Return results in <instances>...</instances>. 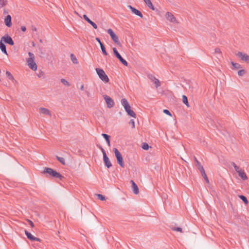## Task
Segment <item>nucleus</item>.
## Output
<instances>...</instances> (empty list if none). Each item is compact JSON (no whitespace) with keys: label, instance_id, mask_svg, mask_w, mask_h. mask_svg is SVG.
Returning a JSON list of instances; mask_svg holds the SVG:
<instances>
[{"label":"nucleus","instance_id":"37","mask_svg":"<svg viewBox=\"0 0 249 249\" xmlns=\"http://www.w3.org/2000/svg\"><path fill=\"white\" fill-rule=\"evenodd\" d=\"M61 83L65 86H70V83L65 79H61Z\"/></svg>","mask_w":249,"mask_h":249},{"label":"nucleus","instance_id":"54","mask_svg":"<svg viewBox=\"0 0 249 249\" xmlns=\"http://www.w3.org/2000/svg\"><path fill=\"white\" fill-rule=\"evenodd\" d=\"M4 14H5V13H7V11H6V10H4Z\"/></svg>","mask_w":249,"mask_h":249},{"label":"nucleus","instance_id":"7","mask_svg":"<svg viewBox=\"0 0 249 249\" xmlns=\"http://www.w3.org/2000/svg\"><path fill=\"white\" fill-rule=\"evenodd\" d=\"M103 97L106 102L107 107L108 108H111L114 107L115 103L111 97L107 95H103Z\"/></svg>","mask_w":249,"mask_h":249},{"label":"nucleus","instance_id":"42","mask_svg":"<svg viewBox=\"0 0 249 249\" xmlns=\"http://www.w3.org/2000/svg\"><path fill=\"white\" fill-rule=\"evenodd\" d=\"M163 112L165 114H167V115H168L169 116H172V114H171V112L168 110H167V109H164Z\"/></svg>","mask_w":249,"mask_h":249},{"label":"nucleus","instance_id":"24","mask_svg":"<svg viewBox=\"0 0 249 249\" xmlns=\"http://www.w3.org/2000/svg\"><path fill=\"white\" fill-rule=\"evenodd\" d=\"M102 136L105 139L108 145L109 146L110 145V136L108 135L105 133H102Z\"/></svg>","mask_w":249,"mask_h":249},{"label":"nucleus","instance_id":"50","mask_svg":"<svg viewBox=\"0 0 249 249\" xmlns=\"http://www.w3.org/2000/svg\"><path fill=\"white\" fill-rule=\"evenodd\" d=\"M195 163H196L197 161H198L196 157H194Z\"/></svg>","mask_w":249,"mask_h":249},{"label":"nucleus","instance_id":"1","mask_svg":"<svg viewBox=\"0 0 249 249\" xmlns=\"http://www.w3.org/2000/svg\"><path fill=\"white\" fill-rule=\"evenodd\" d=\"M43 173L48 174H49L50 177L56 178H59L61 180H62L64 178V177L62 175H61L59 172H57L56 171L53 170V169L49 167L45 168L43 171Z\"/></svg>","mask_w":249,"mask_h":249},{"label":"nucleus","instance_id":"39","mask_svg":"<svg viewBox=\"0 0 249 249\" xmlns=\"http://www.w3.org/2000/svg\"><path fill=\"white\" fill-rule=\"evenodd\" d=\"M98 198L101 200H105V196L101 194H97Z\"/></svg>","mask_w":249,"mask_h":249},{"label":"nucleus","instance_id":"11","mask_svg":"<svg viewBox=\"0 0 249 249\" xmlns=\"http://www.w3.org/2000/svg\"><path fill=\"white\" fill-rule=\"evenodd\" d=\"M25 234L27 236V238L31 241H36L37 242H41V239L34 236L30 232L27 231H25Z\"/></svg>","mask_w":249,"mask_h":249},{"label":"nucleus","instance_id":"49","mask_svg":"<svg viewBox=\"0 0 249 249\" xmlns=\"http://www.w3.org/2000/svg\"><path fill=\"white\" fill-rule=\"evenodd\" d=\"M80 90H84V85H82L80 88Z\"/></svg>","mask_w":249,"mask_h":249},{"label":"nucleus","instance_id":"41","mask_svg":"<svg viewBox=\"0 0 249 249\" xmlns=\"http://www.w3.org/2000/svg\"><path fill=\"white\" fill-rule=\"evenodd\" d=\"M129 123L131 125L132 128H135V122L133 119H131Z\"/></svg>","mask_w":249,"mask_h":249},{"label":"nucleus","instance_id":"20","mask_svg":"<svg viewBox=\"0 0 249 249\" xmlns=\"http://www.w3.org/2000/svg\"><path fill=\"white\" fill-rule=\"evenodd\" d=\"M125 110L127 112V114L130 116H131L134 118H136V114L131 109V107L128 108H126Z\"/></svg>","mask_w":249,"mask_h":249},{"label":"nucleus","instance_id":"3","mask_svg":"<svg viewBox=\"0 0 249 249\" xmlns=\"http://www.w3.org/2000/svg\"><path fill=\"white\" fill-rule=\"evenodd\" d=\"M113 151L115 154V156L116 158L117 163L119 164V165L122 167H124V164L123 160V158L122 157L121 153L119 151V150L116 148H114L113 149Z\"/></svg>","mask_w":249,"mask_h":249},{"label":"nucleus","instance_id":"16","mask_svg":"<svg viewBox=\"0 0 249 249\" xmlns=\"http://www.w3.org/2000/svg\"><path fill=\"white\" fill-rule=\"evenodd\" d=\"M130 182L132 184V188L133 193L136 195L138 194L139 193V189L137 185L133 180H131Z\"/></svg>","mask_w":249,"mask_h":249},{"label":"nucleus","instance_id":"8","mask_svg":"<svg viewBox=\"0 0 249 249\" xmlns=\"http://www.w3.org/2000/svg\"><path fill=\"white\" fill-rule=\"evenodd\" d=\"M236 55L241 60L249 63V55L246 53H243L241 52H238Z\"/></svg>","mask_w":249,"mask_h":249},{"label":"nucleus","instance_id":"5","mask_svg":"<svg viewBox=\"0 0 249 249\" xmlns=\"http://www.w3.org/2000/svg\"><path fill=\"white\" fill-rule=\"evenodd\" d=\"M107 33L110 35L113 41L117 45L121 46L122 44L120 41H119L118 36L115 34L113 30L111 29H109L107 30Z\"/></svg>","mask_w":249,"mask_h":249},{"label":"nucleus","instance_id":"19","mask_svg":"<svg viewBox=\"0 0 249 249\" xmlns=\"http://www.w3.org/2000/svg\"><path fill=\"white\" fill-rule=\"evenodd\" d=\"M121 104L124 107V109H126V108H128L130 107L128 102L125 98H123L121 100Z\"/></svg>","mask_w":249,"mask_h":249},{"label":"nucleus","instance_id":"35","mask_svg":"<svg viewBox=\"0 0 249 249\" xmlns=\"http://www.w3.org/2000/svg\"><path fill=\"white\" fill-rule=\"evenodd\" d=\"M100 47H101V49L102 53L104 55H107L108 54L106 50V48H105L104 45L103 44H101V45H100Z\"/></svg>","mask_w":249,"mask_h":249},{"label":"nucleus","instance_id":"38","mask_svg":"<svg viewBox=\"0 0 249 249\" xmlns=\"http://www.w3.org/2000/svg\"><path fill=\"white\" fill-rule=\"evenodd\" d=\"M245 70H243V69L239 70L238 71V74L240 76H242L244 75L245 74Z\"/></svg>","mask_w":249,"mask_h":249},{"label":"nucleus","instance_id":"34","mask_svg":"<svg viewBox=\"0 0 249 249\" xmlns=\"http://www.w3.org/2000/svg\"><path fill=\"white\" fill-rule=\"evenodd\" d=\"M239 198L245 203V204H247L248 203V200L247 197L243 196L240 195L239 196Z\"/></svg>","mask_w":249,"mask_h":249},{"label":"nucleus","instance_id":"18","mask_svg":"<svg viewBox=\"0 0 249 249\" xmlns=\"http://www.w3.org/2000/svg\"><path fill=\"white\" fill-rule=\"evenodd\" d=\"M39 109L41 113L44 115H49V116H51V112L48 109L41 107H40Z\"/></svg>","mask_w":249,"mask_h":249},{"label":"nucleus","instance_id":"12","mask_svg":"<svg viewBox=\"0 0 249 249\" xmlns=\"http://www.w3.org/2000/svg\"><path fill=\"white\" fill-rule=\"evenodd\" d=\"M148 78L155 83V87L156 88H158L160 86V81L159 80V79L156 78L154 75H149Z\"/></svg>","mask_w":249,"mask_h":249},{"label":"nucleus","instance_id":"31","mask_svg":"<svg viewBox=\"0 0 249 249\" xmlns=\"http://www.w3.org/2000/svg\"><path fill=\"white\" fill-rule=\"evenodd\" d=\"M231 64L232 66H233L234 69H238L241 68V65L239 64V63H234L233 62H231Z\"/></svg>","mask_w":249,"mask_h":249},{"label":"nucleus","instance_id":"17","mask_svg":"<svg viewBox=\"0 0 249 249\" xmlns=\"http://www.w3.org/2000/svg\"><path fill=\"white\" fill-rule=\"evenodd\" d=\"M4 23L8 27H10L12 26L11 17L10 15H8L4 19Z\"/></svg>","mask_w":249,"mask_h":249},{"label":"nucleus","instance_id":"53","mask_svg":"<svg viewBox=\"0 0 249 249\" xmlns=\"http://www.w3.org/2000/svg\"><path fill=\"white\" fill-rule=\"evenodd\" d=\"M97 147H98L99 149H100L101 148H102V146L101 145H97Z\"/></svg>","mask_w":249,"mask_h":249},{"label":"nucleus","instance_id":"33","mask_svg":"<svg viewBox=\"0 0 249 249\" xmlns=\"http://www.w3.org/2000/svg\"><path fill=\"white\" fill-rule=\"evenodd\" d=\"M8 3L7 0H0V7H3L6 6Z\"/></svg>","mask_w":249,"mask_h":249},{"label":"nucleus","instance_id":"40","mask_svg":"<svg viewBox=\"0 0 249 249\" xmlns=\"http://www.w3.org/2000/svg\"><path fill=\"white\" fill-rule=\"evenodd\" d=\"M214 53L221 55V52L220 51V49L218 48H216L214 49Z\"/></svg>","mask_w":249,"mask_h":249},{"label":"nucleus","instance_id":"13","mask_svg":"<svg viewBox=\"0 0 249 249\" xmlns=\"http://www.w3.org/2000/svg\"><path fill=\"white\" fill-rule=\"evenodd\" d=\"M128 7L131 10V11L135 14L136 15L142 18L143 17V15L142 13L138 10L136 9L135 8L133 7L131 5H128Z\"/></svg>","mask_w":249,"mask_h":249},{"label":"nucleus","instance_id":"21","mask_svg":"<svg viewBox=\"0 0 249 249\" xmlns=\"http://www.w3.org/2000/svg\"><path fill=\"white\" fill-rule=\"evenodd\" d=\"M6 75L8 79L11 80L14 83L17 84L18 83V82L15 79L14 76L9 71H6Z\"/></svg>","mask_w":249,"mask_h":249},{"label":"nucleus","instance_id":"43","mask_svg":"<svg viewBox=\"0 0 249 249\" xmlns=\"http://www.w3.org/2000/svg\"><path fill=\"white\" fill-rule=\"evenodd\" d=\"M28 222L29 225L31 226V227L33 228L34 227V224L31 220H28Z\"/></svg>","mask_w":249,"mask_h":249},{"label":"nucleus","instance_id":"23","mask_svg":"<svg viewBox=\"0 0 249 249\" xmlns=\"http://www.w3.org/2000/svg\"><path fill=\"white\" fill-rule=\"evenodd\" d=\"M2 42L1 40L0 41V49L3 53L7 54L6 46Z\"/></svg>","mask_w":249,"mask_h":249},{"label":"nucleus","instance_id":"47","mask_svg":"<svg viewBox=\"0 0 249 249\" xmlns=\"http://www.w3.org/2000/svg\"><path fill=\"white\" fill-rule=\"evenodd\" d=\"M21 30L23 32H25L26 30V28L25 26H22L21 27Z\"/></svg>","mask_w":249,"mask_h":249},{"label":"nucleus","instance_id":"26","mask_svg":"<svg viewBox=\"0 0 249 249\" xmlns=\"http://www.w3.org/2000/svg\"><path fill=\"white\" fill-rule=\"evenodd\" d=\"M195 165L199 170L200 172L204 169L203 166L201 164L200 162L199 161H197L196 163H195Z\"/></svg>","mask_w":249,"mask_h":249},{"label":"nucleus","instance_id":"2","mask_svg":"<svg viewBox=\"0 0 249 249\" xmlns=\"http://www.w3.org/2000/svg\"><path fill=\"white\" fill-rule=\"evenodd\" d=\"M29 58L27 60V63L29 67L33 71L37 70V65L34 61L35 55L31 52L28 53Z\"/></svg>","mask_w":249,"mask_h":249},{"label":"nucleus","instance_id":"36","mask_svg":"<svg viewBox=\"0 0 249 249\" xmlns=\"http://www.w3.org/2000/svg\"><path fill=\"white\" fill-rule=\"evenodd\" d=\"M142 147L144 150H148L149 146L147 143L143 142L142 144Z\"/></svg>","mask_w":249,"mask_h":249},{"label":"nucleus","instance_id":"27","mask_svg":"<svg viewBox=\"0 0 249 249\" xmlns=\"http://www.w3.org/2000/svg\"><path fill=\"white\" fill-rule=\"evenodd\" d=\"M200 173L201 174V175L203 177L204 179H205V180L207 182V183H209V180L207 176V175L205 173V170L204 169L203 170L200 171Z\"/></svg>","mask_w":249,"mask_h":249},{"label":"nucleus","instance_id":"52","mask_svg":"<svg viewBox=\"0 0 249 249\" xmlns=\"http://www.w3.org/2000/svg\"><path fill=\"white\" fill-rule=\"evenodd\" d=\"M97 147H98L99 149H100L101 148H102V146L101 145H97Z\"/></svg>","mask_w":249,"mask_h":249},{"label":"nucleus","instance_id":"4","mask_svg":"<svg viewBox=\"0 0 249 249\" xmlns=\"http://www.w3.org/2000/svg\"><path fill=\"white\" fill-rule=\"evenodd\" d=\"M96 71L99 78L105 83H108L109 79L103 69L96 68Z\"/></svg>","mask_w":249,"mask_h":249},{"label":"nucleus","instance_id":"46","mask_svg":"<svg viewBox=\"0 0 249 249\" xmlns=\"http://www.w3.org/2000/svg\"><path fill=\"white\" fill-rule=\"evenodd\" d=\"M95 40L99 43L100 45H101V44H103L100 40V38L98 37H96Z\"/></svg>","mask_w":249,"mask_h":249},{"label":"nucleus","instance_id":"15","mask_svg":"<svg viewBox=\"0 0 249 249\" xmlns=\"http://www.w3.org/2000/svg\"><path fill=\"white\" fill-rule=\"evenodd\" d=\"M83 18L84 19L87 21L89 24H90L95 29H97L98 28L97 25L94 22L91 21L86 15H83Z\"/></svg>","mask_w":249,"mask_h":249},{"label":"nucleus","instance_id":"10","mask_svg":"<svg viewBox=\"0 0 249 249\" xmlns=\"http://www.w3.org/2000/svg\"><path fill=\"white\" fill-rule=\"evenodd\" d=\"M165 17L171 22L177 23L176 18L171 12H167L165 14Z\"/></svg>","mask_w":249,"mask_h":249},{"label":"nucleus","instance_id":"51","mask_svg":"<svg viewBox=\"0 0 249 249\" xmlns=\"http://www.w3.org/2000/svg\"><path fill=\"white\" fill-rule=\"evenodd\" d=\"M231 165L234 167L235 165H236L235 163L233 162L231 163Z\"/></svg>","mask_w":249,"mask_h":249},{"label":"nucleus","instance_id":"25","mask_svg":"<svg viewBox=\"0 0 249 249\" xmlns=\"http://www.w3.org/2000/svg\"><path fill=\"white\" fill-rule=\"evenodd\" d=\"M238 175L243 179L246 180L248 178L247 176L245 173L242 170L238 172Z\"/></svg>","mask_w":249,"mask_h":249},{"label":"nucleus","instance_id":"48","mask_svg":"<svg viewBox=\"0 0 249 249\" xmlns=\"http://www.w3.org/2000/svg\"><path fill=\"white\" fill-rule=\"evenodd\" d=\"M32 30H33V31H36V27H33H33H32Z\"/></svg>","mask_w":249,"mask_h":249},{"label":"nucleus","instance_id":"28","mask_svg":"<svg viewBox=\"0 0 249 249\" xmlns=\"http://www.w3.org/2000/svg\"><path fill=\"white\" fill-rule=\"evenodd\" d=\"M70 56H71V60L73 64H78V62L76 56L73 54H72V53L71 54Z\"/></svg>","mask_w":249,"mask_h":249},{"label":"nucleus","instance_id":"22","mask_svg":"<svg viewBox=\"0 0 249 249\" xmlns=\"http://www.w3.org/2000/svg\"><path fill=\"white\" fill-rule=\"evenodd\" d=\"M147 6L151 10L154 11L155 10V8L153 5L152 4L151 0H143Z\"/></svg>","mask_w":249,"mask_h":249},{"label":"nucleus","instance_id":"14","mask_svg":"<svg viewBox=\"0 0 249 249\" xmlns=\"http://www.w3.org/2000/svg\"><path fill=\"white\" fill-rule=\"evenodd\" d=\"M103 160L105 163V166L107 168H109L112 166V164L107 155L103 156Z\"/></svg>","mask_w":249,"mask_h":249},{"label":"nucleus","instance_id":"55","mask_svg":"<svg viewBox=\"0 0 249 249\" xmlns=\"http://www.w3.org/2000/svg\"><path fill=\"white\" fill-rule=\"evenodd\" d=\"M32 44H33V46H35V43H34V42H33Z\"/></svg>","mask_w":249,"mask_h":249},{"label":"nucleus","instance_id":"29","mask_svg":"<svg viewBox=\"0 0 249 249\" xmlns=\"http://www.w3.org/2000/svg\"><path fill=\"white\" fill-rule=\"evenodd\" d=\"M182 102L187 107H189L187 97L184 95H182Z\"/></svg>","mask_w":249,"mask_h":249},{"label":"nucleus","instance_id":"6","mask_svg":"<svg viewBox=\"0 0 249 249\" xmlns=\"http://www.w3.org/2000/svg\"><path fill=\"white\" fill-rule=\"evenodd\" d=\"M112 50H113L114 55L119 60V61L125 66H127L128 63L127 62V61L125 60H124L122 57V56L120 55V54L118 53L116 48L114 47V48H113Z\"/></svg>","mask_w":249,"mask_h":249},{"label":"nucleus","instance_id":"32","mask_svg":"<svg viewBox=\"0 0 249 249\" xmlns=\"http://www.w3.org/2000/svg\"><path fill=\"white\" fill-rule=\"evenodd\" d=\"M56 158L57 160L63 165H65V159L62 157H58V156H56Z\"/></svg>","mask_w":249,"mask_h":249},{"label":"nucleus","instance_id":"44","mask_svg":"<svg viewBox=\"0 0 249 249\" xmlns=\"http://www.w3.org/2000/svg\"><path fill=\"white\" fill-rule=\"evenodd\" d=\"M234 169L238 173V172H239L240 171H241V170H240V168L239 167L237 166V165H235L234 166Z\"/></svg>","mask_w":249,"mask_h":249},{"label":"nucleus","instance_id":"9","mask_svg":"<svg viewBox=\"0 0 249 249\" xmlns=\"http://www.w3.org/2000/svg\"><path fill=\"white\" fill-rule=\"evenodd\" d=\"M1 41L11 46L14 45V42L13 40L12 37L7 34H6L1 37Z\"/></svg>","mask_w":249,"mask_h":249},{"label":"nucleus","instance_id":"45","mask_svg":"<svg viewBox=\"0 0 249 249\" xmlns=\"http://www.w3.org/2000/svg\"><path fill=\"white\" fill-rule=\"evenodd\" d=\"M100 149L101 150V151H102V152L103 153V156H104L105 155H107L106 153V151L104 150V149L103 148V147H102V148H101Z\"/></svg>","mask_w":249,"mask_h":249},{"label":"nucleus","instance_id":"30","mask_svg":"<svg viewBox=\"0 0 249 249\" xmlns=\"http://www.w3.org/2000/svg\"><path fill=\"white\" fill-rule=\"evenodd\" d=\"M170 228L172 231L182 232V230L180 227H173V226H170Z\"/></svg>","mask_w":249,"mask_h":249}]
</instances>
